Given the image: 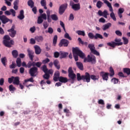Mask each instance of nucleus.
<instances>
[{"label": "nucleus", "instance_id": "nucleus-37", "mask_svg": "<svg viewBox=\"0 0 130 130\" xmlns=\"http://www.w3.org/2000/svg\"><path fill=\"white\" fill-rule=\"evenodd\" d=\"M51 18L53 21H57V20H58V17H57L56 14H52L51 15Z\"/></svg>", "mask_w": 130, "mask_h": 130}, {"label": "nucleus", "instance_id": "nucleus-18", "mask_svg": "<svg viewBox=\"0 0 130 130\" xmlns=\"http://www.w3.org/2000/svg\"><path fill=\"white\" fill-rule=\"evenodd\" d=\"M36 54H40L41 53V48L38 45L34 46Z\"/></svg>", "mask_w": 130, "mask_h": 130}, {"label": "nucleus", "instance_id": "nucleus-59", "mask_svg": "<svg viewBox=\"0 0 130 130\" xmlns=\"http://www.w3.org/2000/svg\"><path fill=\"white\" fill-rule=\"evenodd\" d=\"M115 34L117 36H122V33L120 30H116Z\"/></svg>", "mask_w": 130, "mask_h": 130}, {"label": "nucleus", "instance_id": "nucleus-39", "mask_svg": "<svg viewBox=\"0 0 130 130\" xmlns=\"http://www.w3.org/2000/svg\"><path fill=\"white\" fill-rule=\"evenodd\" d=\"M57 42V35H55L53 39V44L54 46H55Z\"/></svg>", "mask_w": 130, "mask_h": 130}, {"label": "nucleus", "instance_id": "nucleus-1", "mask_svg": "<svg viewBox=\"0 0 130 130\" xmlns=\"http://www.w3.org/2000/svg\"><path fill=\"white\" fill-rule=\"evenodd\" d=\"M73 57L75 59V61L79 60V56L80 58L84 59V62H91L92 64L96 63V57L90 55H87V57H86V55L82 50H80L78 47L73 48L72 49Z\"/></svg>", "mask_w": 130, "mask_h": 130}, {"label": "nucleus", "instance_id": "nucleus-26", "mask_svg": "<svg viewBox=\"0 0 130 130\" xmlns=\"http://www.w3.org/2000/svg\"><path fill=\"white\" fill-rule=\"evenodd\" d=\"M14 7L13 9L15 10V11H17L18 9V5H19V0H15L13 3Z\"/></svg>", "mask_w": 130, "mask_h": 130}, {"label": "nucleus", "instance_id": "nucleus-52", "mask_svg": "<svg viewBox=\"0 0 130 130\" xmlns=\"http://www.w3.org/2000/svg\"><path fill=\"white\" fill-rule=\"evenodd\" d=\"M25 83H27V82H31V83L34 82V80H33V77H31L29 79H25L24 80Z\"/></svg>", "mask_w": 130, "mask_h": 130}, {"label": "nucleus", "instance_id": "nucleus-13", "mask_svg": "<svg viewBox=\"0 0 130 130\" xmlns=\"http://www.w3.org/2000/svg\"><path fill=\"white\" fill-rule=\"evenodd\" d=\"M82 81H83V82H86L87 83H90L91 79L89 73L86 72L84 75H82Z\"/></svg>", "mask_w": 130, "mask_h": 130}, {"label": "nucleus", "instance_id": "nucleus-43", "mask_svg": "<svg viewBox=\"0 0 130 130\" xmlns=\"http://www.w3.org/2000/svg\"><path fill=\"white\" fill-rule=\"evenodd\" d=\"M43 26L44 27V29H46L48 27V26H49V24L47 22L45 21L43 23Z\"/></svg>", "mask_w": 130, "mask_h": 130}, {"label": "nucleus", "instance_id": "nucleus-12", "mask_svg": "<svg viewBox=\"0 0 130 130\" xmlns=\"http://www.w3.org/2000/svg\"><path fill=\"white\" fill-rule=\"evenodd\" d=\"M98 15H99V16L100 17H104V18L107 19V16H108L109 14H108V11L106 10H105L103 12H102L101 10H99Z\"/></svg>", "mask_w": 130, "mask_h": 130}, {"label": "nucleus", "instance_id": "nucleus-34", "mask_svg": "<svg viewBox=\"0 0 130 130\" xmlns=\"http://www.w3.org/2000/svg\"><path fill=\"white\" fill-rule=\"evenodd\" d=\"M76 33L78 35H80L81 36H85V35H86L85 31L84 30H77L76 31Z\"/></svg>", "mask_w": 130, "mask_h": 130}, {"label": "nucleus", "instance_id": "nucleus-45", "mask_svg": "<svg viewBox=\"0 0 130 130\" xmlns=\"http://www.w3.org/2000/svg\"><path fill=\"white\" fill-rule=\"evenodd\" d=\"M77 81H81V80H83V75L81 76V74L80 73H77Z\"/></svg>", "mask_w": 130, "mask_h": 130}, {"label": "nucleus", "instance_id": "nucleus-49", "mask_svg": "<svg viewBox=\"0 0 130 130\" xmlns=\"http://www.w3.org/2000/svg\"><path fill=\"white\" fill-rule=\"evenodd\" d=\"M104 1V3L107 5V7L108 8H110V7H112L111 4L108 2L107 0H103Z\"/></svg>", "mask_w": 130, "mask_h": 130}, {"label": "nucleus", "instance_id": "nucleus-41", "mask_svg": "<svg viewBox=\"0 0 130 130\" xmlns=\"http://www.w3.org/2000/svg\"><path fill=\"white\" fill-rule=\"evenodd\" d=\"M110 16L111 19L113 20V21H116V17H115V14H114V12L111 13Z\"/></svg>", "mask_w": 130, "mask_h": 130}, {"label": "nucleus", "instance_id": "nucleus-53", "mask_svg": "<svg viewBox=\"0 0 130 130\" xmlns=\"http://www.w3.org/2000/svg\"><path fill=\"white\" fill-rule=\"evenodd\" d=\"M47 67H46V65H44L42 67V71L44 72V73H47L48 71Z\"/></svg>", "mask_w": 130, "mask_h": 130}, {"label": "nucleus", "instance_id": "nucleus-44", "mask_svg": "<svg viewBox=\"0 0 130 130\" xmlns=\"http://www.w3.org/2000/svg\"><path fill=\"white\" fill-rule=\"evenodd\" d=\"M50 77V75L48 74V73H45V75H43V78L45 79V80H48Z\"/></svg>", "mask_w": 130, "mask_h": 130}, {"label": "nucleus", "instance_id": "nucleus-10", "mask_svg": "<svg viewBox=\"0 0 130 130\" xmlns=\"http://www.w3.org/2000/svg\"><path fill=\"white\" fill-rule=\"evenodd\" d=\"M69 43H70L69 40L66 39H62L60 40V42L59 44V46L60 47H62V46H64V47H68V46H69Z\"/></svg>", "mask_w": 130, "mask_h": 130}, {"label": "nucleus", "instance_id": "nucleus-28", "mask_svg": "<svg viewBox=\"0 0 130 130\" xmlns=\"http://www.w3.org/2000/svg\"><path fill=\"white\" fill-rule=\"evenodd\" d=\"M59 81L61 82V83H67L68 82V78H66V77H60L59 78Z\"/></svg>", "mask_w": 130, "mask_h": 130}, {"label": "nucleus", "instance_id": "nucleus-15", "mask_svg": "<svg viewBox=\"0 0 130 130\" xmlns=\"http://www.w3.org/2000/svg\"><path fill=\"white\" fill-rule=\"evenodd\" d=\"M108 73H105L103 72H101L100 75L103 78V80L104 81H108Z\"/></svg>", "mask_w": 130, "mask_h": 130}, {"label": "nucleus", "instance_id": "nucleus-27", "mask_svg": "<svg viewBox=\"0 0 130 130\" xmlns=\"http://www.w3.org/2000/svg\"><path fill=\"white\" fill-rule=\"evenodd\" d=\"M12 54L14 58H17V57H18V55H19V53H18V51L17 50H13L12 51Z\"/></svg>", "mask_w": 130, "mask_h": 130}, {"label": "nucleus", "instance_id": "nucleus-7", "mask_svg": "<svg viewBox=\"0 0 130 130\" xmlns=\"http://www.w3.org/2000/svg\"><path fill=\"white\" fill-rule=\"evenodd\" d=\"M0 21H2L3 24H7V23L10 22L11 23H13V20L10 19L4 15L0 16Z\"/></svg>", "mask_w": 130, "mask_h": 130}, {"label": "nucleus", "instance_id": "nucleus-8", "mask_svg": "<svg viewBox=\"0 0 130 130\" xmlns=\"http://www.w3.org/2000/svg\"><path fill=\"white\" fill-rule=\"evenodd\" d=\"M69 77L71 79L72 81H75L76 79V75L74 73V71H73V68L70 67L68 69Z\"/></svg>", "mask_w": 130, "mask_h": 130}, {"label": "nucleus", "instance_id": "nucleus-19", "mask_svg": "<svg viewBox=\"0 0 130 130\" xmlns=\"http://www.w3.org/2000/svg\"><path fill=\"white\" fill-rule=\"evenodd\" d=\"M111 23H108L106 24H104L102 26V29L103 31H106L108 29H109L110 27H111Z\"/></svg>", "mask_w": 130, "mask_h": 130}, {"label": "nucleus", "instance_id": "nucleus-55", "mask_svg": "<svg viewBox=\"0 0 130 130\" xmlns=\"http://www.w3.org/2000/svg\"><path fill=\"white\" fill-rule=\"evenodd\" d=\"M9 90L11 92H12V91H15L16 90V88L14 87V85H13L12 84H11L9 86Z\"/></svg>", "mask_w": 130, "mask_h": 130}, {"label": "nucleus", "instance_id": "nucleus-56", "mask_svg": "<svg viewBox=\"0 0 130 130\" xmlns=\"http://www.w3.org/2000/svg\"><path fill=\"white\" fill-rule=\"evenodd\" d=\"M122 39L124 42V44H127V43H128V39H127V38L123 37Z\"/></svg>", "mask_w": 130, "mask_h": 130}, {"label": "nucleus", "instance_id": "nucleus-14", "mask_svg": "<svg viewBox=\"0 0 130 130\" xmlns=\"http://www.w3.org/2000/svg\"><path fill=\"white\" fill-rule=\"evenodd\" d=\"M27 51L29 58L31 61H33V58H34V54L35 53L34 51L30 50V48H28L27 49Z\"/></svg>", "mask_w": 130, "mask_h": 130}, {"label": "nucleus", "instance_id": "nucleus-61", "mask_svg": "<svg viewBox=\"0 0 130 130\" xmlns=\"http://www.w3.org/2000/svg\"><path fill=\"white\" fill-rule=\"evenodd\" d=\"M17 66L14 62H12V64L9 66L10 69H15Z\"/></svg>", "mask_w": 130, "mask_h": 130}, {"label": "nucleus", "instance_id": "nucleus-3", "mask_svg": "<svg viewBox=\"0 0 130 130\" xmlns=\"http://www.w3.org/2000/svg\"><path fill=\"white\" fill-rule=\"evenodd\" d=\"M8 83H9V84H12V83H13L14 85L19 86V85H20V77L18 76H12L8 78Z\"/></svg>", "mask_w": 130, "mask_h": 130}, {"label": "nucleus", "instance_id": "nucleus-40", "mask_svg": "<svg viewBox=\"0 0 130 130\" xmlns=\"http://www.w3.org/2000/svg\"><path fill=\"white\" fill-rule=\"evenodd\" d=\"M46 33H49V34H52L53 33V28L52 27H48V30H46Z\"/></svg>", "mask_w": 130, "mask_h": 130}, {"label": "nucleus", "instance_id": "nucleus-9", "mask_svg": "<svg viewBox=\"0 0 130 130\" xmlns=\"http://www.w3.org/2000/svg\"><path fill=\"white\" fill-rule=\"evenodd\" d=\"M8 32H9V35L12 38H14L17 35V31L15 30V25H13L11 29L8 30Z\"/></svg>", "mask_w": 130, "mask_h": 130}, {"label": "nucleus", "instance_id": "nucleus-35", "mask_svg": "<svg viewBox=\"0 0 130 130\" xmlns=\"http://www.w3.org/2000/svg\"><path fill=\"white\" fill-rule=\"evenodd\" d=\"M103 6V3L100 1H98L96 3V7L98 9H101V7Z\"/></svg>", "mask_w": 130, "mask_h": 130}, {"label": "nucleus", "instance_id": "nucleus-47", "mask_svg": "<svg viewBox=\"0 0 130 130\" xmlns=\"http://www.w3.org/2000/svg\"><path fill=\"white\" fill-rule=\"evenodd\" d=\"M59 55H60V52H55L54 53V57H55V58H58V57H59Z\"/></svg>", "mask_w": 130, "mask_h": 130}, {"label": "nucleus", "instance_id": "nucleus-31", "mask_svg": "<svg viewBox=\"0 0 130 130\" xmlns=\"http://www.w3.org/2000/svg\"><path fill=\"white\" fill-rule=\"evenodd\" d=\"M107 45L108 46H110L111 47H113V48H114V47H115V46H116V43H115V42H109L107 43Z\"/></svg>", "mask_w": 130, "mask_h": 130}, {"label": "nucleus", "instance_id": "nucleus-20", "mask_svg": "<svg viewBox=\"0 0 130 130\" xmlns=\"http://www.w3.org/2000/svg\"><path fill=\"white\" fill-rule=\"evenodd\" d=\"M18 19L19 20H23L25 18L24 15V10H22L20 11L19 15L17 16Z\"/></svg>", "mask_w": 130, "mask_h": 130}, {"label": "nucleus", "instance_id": "nucleus-54", "mask_svg": "<svg viewBox=\"0 0 130 130\" xmlns=\"http://www.w3.org/2000/svg\"><path fill=\"white\" fill-rule=\"evenodd\" d=\"M10 13L12 15L13 17H16V11L14 9H10Z\"/></svg>", "mask_w": 130, "mask_h": 130}, {"label": "nucleus", "instance_id": "nucleus-62", "mask_svg": "<svg viewBox=\"0 0 130 130\" xmlns=\"http://www.w3.org/2000/svg\"><path fill=\"white\" fill-rule=\"evenodd\" d=\"M29 31H30L31 33H34V32L36 31V28L35 27V26L30 27L29 29Z\"/></svg>", "mask_w": 130, "mask_h": 130}, {"label": "nucleus", "instance_id": "nucleus-5", "mask_svg": "<svg viewBox=\"0 0 130 130\" xmlns=\"http://www.w3.org/2000/svg\"><path fill=\"white\" fill-rule=\"evenodd\" d=\"M70 6L71 7L72 9H73V11H79L81 9V5L80 3L75 4L74 2L70 1Z\"/></svg>", "mask_w": 130, "mask_h": 130}, {"label": "nucleus", "instance_id": "nucleus-48", "mask_svg": "<svg viewBox=\"0 0 130 130\" xmlns=\"http://www.w3.org/2000/svg\"><path fill=\"white\" fill-rule=\"evenodd\" d=\"M60 25L61 26V27H62L64 32H66V26H64V23H63V22L61 21V20L60 21Z\"/></svg>", "mask_w": 130, "mask_h": 130}, {"label": "nucleus", "instance_id": "nucleus-11", "mask_svg": "<svg viewBox=\"0 0 130 130\" xmlns=\"http://www.w3.org/2000/svg\"><path fill=\"white\" fill-rule=\"evenodd\" d=\"M68 8V4H64L61 5L59 8V15H62L64 13L66 10Z\"/></svg>", "mask_w": 130, "mask_h": 130}, {"label": "nucleus", "instance_id": "nucleus-60", "mask_svg": "<svg viewBox=\"0 0 130 130\" xmlns=\"http://www.w3.org/2000/svg\"><path fill=\"white\" fill-rule=\"evenodd\" d=\"M49 61H50V60L49 59V58H47L43 60L42 62L43 63L45 64V63H48Z\"/></svg>", "mask_w": 130, "mask_h": 130}, {"label": "nucleus", "instance_id": "nucleus-16", "mask_svg": "<svg viewBox=\"0 0 130 130\" xmlns=\"http://www.w3.org/2000/svg\"><path fill=\"white\" fill-rule=\"evenodd\" d=\"M59 72L56 71L54 74L53 80L55 82H57L59 80Z\"/></svg>", "mask_w": 130, "mask_h": 130}, {"label": "nucleus", "instance_id": "nucleus-38", "mask_svg": "<svg viewBox=\"0 0 130 130\" xmlns=\"http://www.w3.org/2000/svg\"><path fill=\"white\" fill-rule=\"evenodd\" d=\"M66 33L64 35V38L66 39H68L69 40H72V38L70 36V35L69 33L67 32V31H65Z\"/></svg>", "mask_w": 130, "mask_h": 130}, {"label": "nucleus", "instance_id": "nucleus-21", "mask_svg": "<svg viewBox=\"0 0 130 130\" xmlns=\"http://www.w3.org/2000/svg\"><path fill=\"white\" fill-rule=\"evenodd\" d=\"M58 63H59V61H58V60L55 59L54 60L53 64L57 70H59V69H60V65L58 64Z\"/></svg>", "mask_w": 130, "mask_h": 130}, {"label": "nucleus", "instance_id": "nucleus-22", "mask_svg": "<svg viewBox=\"0 0 130 130\" xmlns=\"http://www.w3.org/2000/svg\"><path fill=\"white\" fill-rule=\"evenodd\" d=\"M76 66L80 71H83V70H84V66L82 62H76Z\"/></svg>", "mask_w": 130, "mask_h": 130}, {"label": "nucleus", "instance_id": "nucleus-30", "mask_svg": "<svg viewBox=\"0 0 130 130\" xmlns=\"http://www.w3.org/2000/svg\"><path fill=\"white\" fill-rule=\"evenodd\" d=\"M90 79H91V80H93V81H98V80H99V76H95L94 75H90Z\"/></svg>", "mask_w": 130, "mask_h": 130}, {"label": "nucleus", "instance_id": "nucleus-24", "mask_svg": "<svg viewBox=\"0 0 130 130\" xmlns=\"http://www.w3.org/2000/svg\"><path fill=\"white\" fill-rule=\"evenodd\" d=\"M35 39L37 42L41 43L43 41V37L42 36H36L35 37Z\"/></svg>", "mask_w": 130, "mask_h": 130}, {"label": "nucleus", "instance_id": "nucleus-46", "mask_svg": "<svg viewBox=\"0 0 130 130\" xmlns=\"http://www.w3.org/2000/svg\"><path fill=\"white\" fill-rule=\"evenodd\" d=\"M110 77H113V76H114V70H113V68H112V67L110 68Z\"/></svg>", "mask_w": 130, "mask_h": 130}, {"label": "nucleus", "instance_id": "nucleus-58", "mask_svg": "<svg viewBox=\"0 0 130 130\" xmlns=\"http://www.w3.org/2000/svg\"><path fill=\"white\" fill-rule=\"evenodd\" d=\"M41 5L42 7H45V6H46V1H45V0H41Z\"/></svg>", "mask_w": 130, "mask_h": 130}, {"label": "nucleus", "instance_id": "nucleus-29", "mask_svg": "<svg viewBox=\"0 0 130 130\" xmlns=\"http://www.w3.org/2000/svg\"><path fill=\"white\" fill-rule=\"evenodd\" d=\"M16 62L17 63V67H18V68H20L21 66H22V60H21V58H17L16 59Z\"/></svg>", "mask_w": 130, "mask_h": 130}, {"label": "nucleus", "instance_id": "nucleus-64", "mask_svg": "<svg viewBox=\"0 0 130 130\" xmlns=\"http://www.w3.org/2000/svg\"><path fill=\"white\" fill-rule=\"evenodd\" d=\"M36 40L31 38L30 39V44H35V43H36V41H35Z\"/></svg>", "mask_w": 130, "mask_h": 130}, {"label": "nucleus", "instance_id": "nucleus-50", "mask_svg": "<svg viewBox=\"0 0 130 130\" xmlns=\"http://www.w3.org/2000/svg\"><path fill=\"white\" fill-rule=\"evenodd\" d=\"M43 22V19L41 17L39 16L38 18V24H42Z\"/></svg>", "mask_w": 130, "mask_h": 130}, {"label": "nucleus", "instance_id": "nucleus-2", "mask_svg": "<svg viewBox=\"0 0 130 130\" xmlns=\"http://www.w3.org/2000/svg\"><path fill=\"white\" fill-rule=\"evenodd\" d=\"M3 43L6 47L11 48L12 45H14V40H11V37L9 35H5L3 37Z\"/></svg>", "mask_w": 130, "mask_h": 130}, {"label": "nucleus", "instance_id": "nucleus-32", "mask_svg": "<svg viewBox=\"0 0 130 130\" xmlns=\"http://www.w3.org/2000/svg\"><path fill=\"white\" fill-rule=\"evenodd\" d=\"M27 5L31 9L34 8V2H33V0H29L27 2Z\"/></svg>", "mask_w": 130, "mask_h": 130}, {"label": "nucleus", "instance_id": "nucleus-42", "mask_svg": "<svg viewBox=\"0 0 130 130\" xmlns=\"http://www.w3.org/2000/svg\"><path fill=\"white\" fill-rule=\"evenodd\" d=\"M111 83H113V84H117L118 83V79L113 78V79H111Z\"/></svg>", "mask_w": 130, "mask_h": 130}, {"label": "nucleus", "instance_id": "nucleus-4", "mask_svg": "<svg viewBox=\"0 0 130 130\" xmlns=\"http://www.w3.org/2000/svg\"><path fill=\"white\" fill-rule=\"evenodd\" d=\"M88 36L90 39H95L97 40L98 38L99 39H103V36L100 34L96 33L94 35L92 32H89L88 34Z\"/></svg>", "mask_w": 130, "mask_h": 130}, {"label": "nucleus", "instance_id": "nucleus-63", "mask_svg": "<svg viewBox=\"0 0 130 130\" xmlns=\"http://www.w3.org/2000/svg\"><path fill=\"white\" fill-rule=\"evenodd\" d=\"M124 12L123 8H119L118 11V14H122Z\"/></svg>", "mask_w": 130, "mask_h": 130}, {"label": "nucleus", "instance_id": "nucleus-57", "mask_svg": "<svg viewBox=\"0 0 130 130\" xmlns=\"http://www.w3.org/2000/svg\"><path fill=\"white\" fill-rule=\"evenodd\" d=\"M42 19H44V20H47V16L46 15V14L43 13L42 14L41 16Z\"/></svg>", "mask_w": 130, "mask_h": 130}, {"label": "nucleus", "instance_id": "nucleus-6", "mask_svg": "<svg viewBox=\"0 0 130 130\" xmlns=\"http://www.w3.org/2000/svg\"><path fill=\"white\" fill-rule=\"evenodd\" d=\"M29 74L31 77H36L38 74V68L36 67L30 68L29 70Z\"/></svg>", "mask_w": 130, "mask_h": 130}, {"label": "nucleus", "instance_id": "nucleus-25", "mask_svg": "<svg viewBox=\"0 0 130 130\" xmlns=\"http://www.w3.org/2000/svg\"><path fill=\"white\" fill-rule=\"evenodd\" d=\"M1 62L3 64L4 67L7 66V62H8V60L7 59V57H4L1 58Z\"/></svg>", "mask_w": 130, "mask_h": 130}, {"label": "nucleus", "instance_id": "nucleus-36", "mask_svg": "<svg viewBox=\"0 0 130 130\" xmlns=\"http://www.w3.org/2000/svg\"><path fill=\"white\" fill-rule=\"evenodd\" d=\"M123 72L126 74L128 76L130 75V69L129 68H124L123 69Z\"/></svg>", "mask_w": 130, "mask_h": 130}, {"label": "nucleus", "instance_id": "nucleus-51", "mask_svg": "<svg viewBox=\"0 0 130 130\" xmlns=\"http://www.w3.org/2000/svg\"><path fill=\"white\" fill-rule=\"evenodd\" d=\"M91 53H93V54H94V55H97V56H99V55H100V53L95 49L93 50Z\"/></svg>", "mask_w": 130, "mask_h": 130}, {"label": "nucleus", "instance_id": "nucleus-33", "mask_svg": "<svg viewBox=\"0 0 130 130\" xmlns=\"http://www.w3.org/2000/svg\"><path fill=\"white\" fill-rule=\"evenodd\" d=\"M88 48H89L91 52L94 50V49H96V48H95V45L92 44H88Z\"/></svg>", "mask_w": 130, "mask_h": 130}, {"label": "nucleus", "instance_id": "nucleus-17", "mask_svg": "<svg viewBox=\"0 0 130 130\" xmlns=\"http://www.w3.org/2000/svg\"><path fill=\"white\" fill-rule=\"evenodd\" d=\"M68 55H69V53L63 52V51H60L59 58H60V59H61L62 58H66V57H67V56H68Z\"/></svg>", "mask_w": 130, "mask_h": 130}, {"label": "nucleus", "instance_id": "nucleus-23", "mask_svg": "<svg viewBox=\"0 0 130 130\" xmlns=\"http://www.w3.org/2000/svg\"><path fill=\"white\" fill-rule=\"evenodd\" d=\"M114 41L116 46H120L123 44L122 42H121V39H115Z\"/></svg>", "mask_w": 130, "mask_h": 130}]
</instances>
